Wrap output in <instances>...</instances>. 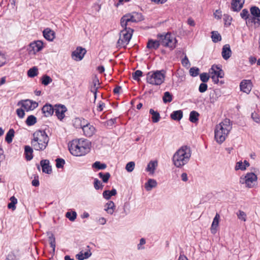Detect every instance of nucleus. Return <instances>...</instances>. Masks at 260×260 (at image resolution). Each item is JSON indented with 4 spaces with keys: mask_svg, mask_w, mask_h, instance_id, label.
<instances>
[{
    "mask_svg": "<svg viewBox=\"0 0 260 260\" xmlns=\"http://www.w3.org/2000/svg\"><path fill=\"white\" fill-rule=\"evenodd\" d=\"M90 143L87 140H75L69 145V150L72 155L80 156L88 153L90 150Z\"/></svg>",
    "mask_w": 260,
    "mask_h": 260,
    "instance_id": "1",
    "label": "nucleus"
},
{
    "mask_svg": "<svg viewBox=\"0 0 260 260\" xmlns=\"http://www.w3.org/2000/svg\"><path fill=\"white\" fill-rule=\"evenodd\" d=\"M191 157V150L187 146H183L180 148L173 155V163L178 168H181L187 164Z\"/></svg>",
    "mask_w": 260,
    "mask_h": 260,
    "instance_id": "2",
    "label": "nucleus"
},
{
    "mask_svg": "<svg viewBox=\"0 0 260 260\" xmlns=\"http://www.w3.org/2000/svg\"><path fill=\"white\" fill-rule=\"evenodd\" d=\"M49 138L44 130H37L32 134V147L37 151H43L48 144Z\"/></svg>",
    "mask_w": 260,
    "mask_h": 260,
    "instance_id": "3",
    "label": "nucleus"
},
{
    "mask_svg": "<svg viewBox=\"0 0 260 260\" xmlns=\"http://www.w3.org/2000/svg\"><path fill=\"white\" fill-rule=\"evenodd\" d=\"M232 128L230 120L225 118L216 126L214 131V138L219 144L222 143Z\"/></svg>",
    "mask_w": 260,
    "mask_h": 260,
    "instance_id": "4",
    "label": "nucleus"
},
{
    "mask_svg": "<svg viewBox=\"0 0 260 260\" xmlns=\"http://www.w3.org/2000/svg\"><path fill=\"white\" fill-rule=\"evenodd\" d=\"M166 71L164 70L150 71L146 74L147 82L152 85H160L164 82Z\"/></svg>",
    "mask_w": 260,
    "mask_h": 260,
    "instance_id": "5",
    "label": "nucleus"
},
{
    "mask_svg": "<svg viewBox=\"0 0 260 260\" xmlns=\"http://www.w3.org/2000/svg\"><path fill=\"white\" fill-rule=\"evenodd\" d=\"M157 38L159 40L160 45L169 48L171 50L175 48L177 41L171 33L159 34L157 35Z\"/></svg>",
    "mask_w": 260,
    "mask_h": 260,
    "instance_id": "6",
    "label": "nucleus"
},
{
    "mask_svg": "<svg viewBox=\"0 0 260 260\" xmlns=\"http://www.w3.org/2000/svg\"><path fill=\"white\" fill-rule=\"evenodd\" d=\"M123 28L119 33V38L117 42V47L125 48L132 38L134 29L131 28Z\"/></svg>",
    "mask_w": 260,
    "mask_h": 260,
    "instance_id": "7",
    "label": "nucleus"
},
{
    "mask_svg": "<svg viewBox=\"0 0 260 260\" xmlns=\"http://www.w3.org/2000/svg\"><path fill=\"white\" fill-rule=\"evenodd\" d=\"M257 180V175L254 173L250 172L247 173L244 177H241L239 182L242 184H245L246 187L251 188L254 186Z\"/></svg>",
    "mask_w": 260,
    "mask_h": 260,
    "instance_id": "8",
    "label": "nucleus"
},
{
    "mask_svg": "<svg viewBox=\"0 0 260 260\" xmlns=\"http://www.w3.org/2000/svg\"><path fill=\"white\" fill-rule=\"evenodd\" d=\"M43 47V43L41 41H34L29 44L27 50L29 54H35L41 51Z\"/></svg>",
    "mask_w": 260,
    "mask_h": 260,
    "instance_id": "9",
    "label": "nucleus"
},
{
    "mask_svg": "<svg viewBox=\"0 0 260 260\" xmlns=\"http://www.w3.org/2000/svg\"><path fill=\"white\" fill-rule=\"evenodd\" d=\"M21 105L26 111H32L38 106V103L30 100H22L18 102V105Z\"/></svg>",
    "mask_w": 260,
    "mask_h": 260,
    "instance_id": "10",
    "label": "nucleus"
},
{
    "mask_svg": "<svg viewBox=\"0 0 260 260\" xmlns=\"http://www.w3.org/2000/svg\"><path fill=\"white\" fill-rule=\"evenodd\" d=\"M86 52V50L85 48L81 47H78L76 49L72 52V57L75 60H81L83 58Z\"/></svg>",
    "mask_w": 260,
    "mask_h": 260,
    "instance_id": "11",
    "label": "nucleus"
},
{
    "mask_svg": "<svg viewBox=\"0 0 260 260\" xmlns=\"http://www.w3.org/2000/svg\"><path fill=\"white\" fill-rule=\"evenodd\" d=\"M67 111V109L65 106L62 105H55L54 106V111L56 116L57 118L61 120L64 116V113Z\"/></svg>",
    "mask_w": 260,
    "mask_h": 260,
    "instance_id": "12",
    "label": "nucleus"
},
{
    "mask_svg": "<svg viewBox=\"0 0 260 260\" xmlns=\"http://www.w3.org/2000/svg\"><path fill=\"white\" fill-rule=\"evenodd\" d=\"M240 90L246 93H249L252 89V82L250 80H243L240 84Z\"/></svg>",
    "mask_w": 260,
    "mask_h": 260,
    "instance_id": "13",
    "label": "nucleus"
},
{
    "mask_svg": "<svg viewBox=\"0 0 260 260\" xmlns=\"http://www.w3.org/2000/svg\"><path fill=\"white\" fill-rule=\"evenodd\" d=\"M209 73L211 76L212 75H215L220 78H223L224 76V73L222 69L218 66L216 64H213L212 66Z\"/></svg>",
    "mask_w": 260,
    "mask_h": 260,
    "instance_id": "14",
    "label": "nucleus"
},
{
    "mask_svg": "<svg viewBox=\"0 0 260 260\" xmlns=\"http://www.w3.org/2000/svg\"><path fill=\"white\" fill-rule=\"evenodd\" d=\"M82 130L85 136L90 137L94 134L95 128L93 125L87 122L85 125H83Z\"/></svg>",
    "mask_w": 260,
    "mask_h": 260,
    "instance_id": "15",
    "label": "nucleus"
},
{
    "mask_svg": "<svg viewBox=\"0 0 260 260\" xmlns=\"http://www.w3.org/2000/svg\"><path fill=\"white\" fill-rule=\"evenodd\" d=\"M245 0H232L231 9L233 11H239L243 7Z\"/></svg>",
    "mask_w": 260,
    "mask_h": 260,
    "instance_id": "16",
    "label": "nucleus"
},
{
    "mask_svg": "<svg viewBox=\"0 0 260 260\" xmlns=\"http://www.w3.org/2000/svg\"><path fill=\"white\" fill-rule=\"evenodd\" d=\"M42 111L45 117H49L53 115L54 107L50 104H46L42 108Z\"/></svg>",
    "mask_w": 260,
    "mask_h": 260,
    "instance_id": "17",
    "label": "nucleus"
},
{
    "mask_svg": "<svg viewBox=\"0 0 260 260\" xmlns=\"http://www.w3.org/2000/svg\"><path fill=\"white\" fill-rule=\"evenodd\" d=\"M129 15L132 22L137 23L144 19L143 15L138 12H134L131 13H127Z\"/></svg>",
    "mask_w": 260,
    "mask_h": 260,
    "instance_id": "18",
    "label": "nucleus"
},
{
    "mask_svg": "<svg viewBox=\"0 0 260 260\" xmlns=\"http://www.w3.org/2000/svg\"><path fill=\"white\" fill-rule=\"evenodd\" d=\"M221 55L224 60H228L231 56L232 51L229 44H225L223 46Z\"/></svg>",
    "mask_w": 260,
    "mask_h": 260,
    "instance_id": "19",
    "label": "nucleus"
},
{
    "mask_svg": "<svg viewBox=\"0 0 260 260\" xmlns=\"http://www.w3.org/2000/svg\"><path fill=\"white\" fill-rule=\"evenodd\" d=\"M49 160L48 159H43L40 161L43 172L48 174L52 172L51 167L49 165Z\"/></svg>",
    "mask_w": 260,
    "mask_h": 260,
    "instance_id": "20",
    "label": "nucleus"
},
{
    "mask_svg": "<svg viewBox=\"0 0 260 260\" xmlns=\"http://www.w3.org/2000/svg\"><path fill=\"white\" fill-rule=\"evenodd\" d=\"M86 251L83 252V251L80 252L76 255V258L78 260H84V259L88 258L91 255V252L90 251V248L89 246H86Z\"/></svg>",
    "mask_w": 260,
    "mask_h": 260,
    "instance_id": "21",
    "label": "nucleus"
},
{
    "mask_svg": "<svg viewBox=\"0 0 260 260\" xmlns=\"http://www.w3.org/2000/svg\"><path fill=\"white\" fill-rule=\"evenodd\" d=\"M160 45L159 40L149 39L147 43V48L150 50H157Z\"/></svg>",
    "mask_w": 260,
    "mask_h": 260,
    "instance_id": "22",
    "label": "nucleus"
},
{
    "mask_svg": "<svg viewBox=\"0 0 260 260\" xmlns=\"http://www.w3.org/2000/svg\"><path fill=\"white\" fill-rule=\"evenodd\" d=\"M132 22L129 15L127 13L120 19V25L122 28H128L127 25H130Z\"/></svg>",
    "mask_w": 260,
    "mask_h": 260,
    "instance_id": "23",
    "label": "nucleus"
},
{
    "mask_svg": "<svg viewBox=\"0 0 260 260\" xmlns=\"http://www.w3.org/2000/svg\"><path fill=\"white\" fill-rule=\"evenodd\" d=\"M44 38L48 41H52L54 39V31L49 28L45 29L43 32Z\"/></svg>",
    "mask_w": 260,
    "mask_h": 260,
    "instance_id": "24",
    "label": "nucleus"
},
{
    "mask_svg": "<svg viewBox=\"0 0 260 260\" xmlns=\"http://www.w3.org/2000/svg\"><path fill=\"white\" fill-rule=\"evenodd\" d=\"M219 218H220V216H219V214L216 213V214L215 215V216L214 217V218L213 219V222H212V225H211V226L210 228L211 232V233H212L213 234H215L216 232V231H217L216 228L218 226V224H219Z\"/></svg>",
    "mask_w": 260,
    "mask_h": 260,
    "instance_id": "25",
    "label": "nucleus"
},
{
    "mask_svg": "<svg viewBox=\"0 0 260 260\" xmlns=\"http://www.w3.org/2000/svg\"><path fill=\"white\" fill-rule=\"evenodd\" d=\"M87 121L84 118H76L75 119L73 123L74 126L76 128H83V125H85Z\"/></svg>",
    "mask_w": 260,
    "mask_h": 260,
    "instance_id": "26",
    "label": "nucleus"
},
{
    "mask_svg": "<svg viewBox=\"0 0 260 260\" xmlns=\"http://www.w3.org/2000/svg\"><path fill=\"white\" fill-rule=\"evenodd\" d=\"M33 148L29 146H25L24 147V154L25 155V158L27 160H30L33 158Z\"/></svg>",
    "mask_w": 260,
    "mask_h": 260,
    "instance_id": "27",
    "label": "nucleus"
},
{
    "mask_svg": "<svg viewBox=\"0 0 260 260\" xmlns=\"http://www.w3.org/2000/svg\"><path fill=\"white\" fill-rule=\"evenodd\" d=\"M149 114L152 115V121L153 123L158 122L160 119L159 113L157 111H154L153 109L149 110Z\"/></svg>",
    "mask_w": 260,
    "mask_h": 260,
    "instance_id": "28",
    "label": "nucleus"
},
{
    "mask_svg": "<svg viewBox=\"0 0 260 260\" xmlns=\"http://www.w3.org/2000/svg\"><path fill=\"white\" fill-rule=\"evenodd\" d=\"M157 185V182L153 179H149L148 181L145 184V187L146 190L150 191L152 188L155 187Z\"/></svg>",
    "mask_w": 260,
    "mask_h": 260,
    "instance_id": "29",
    "label": "nucleus"
},
{
    "mask_svg": "<svg viewBox=\"0 0 260 260\" xmlns=\"http://www.w3.org/2000/svg\"><path fill=\"white\" fill-rule=\"evenodd\" d=\"M99 84H100V83H99V79L96 77H95L93 79L92 82V84L91 85V86L90 87V91L91 92H95V93L96 92H97L98 89L99 88V87L97 86V85H99Z\"/></svg>",
    "mask_w": 260,
    "mask_h": 260,
    "instance_id": "30",
    "label": "nucleus"
},
{
    "mask_svg": "<svg viewBox=\"0 0 260 260\" xmlns=\"http://www.w3.org/2000/svg\"><path fill=\"white\" fill-rule=\"evenodd\" d=\"M183 117V112L181 110L173 111L171 114V118L174 120L179 121Z\"/></svg>",
    "mask_w": 260,
    "mask_h": 260,
    "instance_id": "31",
    "label": "nucleus"
},
{
    "mask_svg": "<svg viewBox=\"0 0 260 260\" xmlns=\"http://www.w3.org/2000/svg\"><path fill=\"white\" fill-rule=\"evenodd\" d=\"M105 210L110 214H112L115 207L114 203L113 201H109L105 205Z\"/></svg>",
    "mask_w": 260,
    "mask_h": 260,
    "instance_id": "32",
    "label": "nucleus"
},
{
    "mask_svg": "<svg viewBox=\"0 0 260 260\" xmlns=\"http://www.w3.org/2000/svg\"><path fill=\"white\" fill-rule=\"evenodd\" d=\"M116 193V190L115 188H113L111 190H105L103 193V196L105 199L109 200L112 196H115Z\"/></svg>",
    "mask_w": 260,
    "mask_h": 260,
    "instance_id": "33",
    "label": "nucleus"
},
{
    "mask_svg": "<svg viewBox=\"0 0 260 260\" xmlns=\"http://www.w3.org/2000/svg\"><path fill=\"white\" fill-rule=\"evenodd\" d=\"M157 166V161H150L146 168V171L147 172H149L151 173H153L154 170L156 169V167Z\"/></svg>",
    "mask_w": 260,
    "mask_h": 260,
    "instance_id": "34",
    "label": "nucleus"
},
{
    "mask_svg": "<svg viewBox=\"0 0 260 260\" xmlns=\"http://www.w3.org/2000/svg\"><path fill=\"white\" fill-rule=\"evenodd\" d=\"M199 114L195 111L190 112L189 120L192 123H196L199 120Z\"/></svg>",
    "mask_w": 260,
    "mask_h": 260,
    "instance_id": "35",
    "label": "nucleus"
},
{
    "mask_svg": "<svg viewBox=\"0 0 260 260\" xmlns=\"http://www.w3.org/2000/svg\"><path fill=\"white\" fill-rule=\"evenodd\" d=\"M14 134L15 131L13 128H11L9 130L5 137V141L8 143H10L12 142L13 138L14 136Z\"/></svg>",
    "mask_w": 260,
    "mask_h": 260,
    "instance_id": "36",
    "label": "nucleus"
},
{
    "mask_svg": "<svg viewBox=\"0 0 260 260\" xmlns=\"http://www.w3.org/2000/svg\"><path fill=\"white\" fill-rule=\"evenodd\" d=\"M11 201L8 205V208L12 209L13 211L16 209V204L17 203V199L14 196L11 197L10 199Z\"/></svg>",
    "mask_w": 260,
    "mask_h": 260,
    "instance_id": "37",
    "label": "nucleus"
},
{
    "mask_svg": "<svg viewBox=\"0 0 260 260\" xmlns=\"http://www.w3.org/2000/svg\"><path fill=\"white\" fill-rule=\"evenodd\" d=\"M37 121L36 117L32 115H31L28 116L25 121V123L28 126H31L36 123Z\"/></svg>",
    "mask_w": 260,
    "mask_h": 260,
    "instance_id": "38",
    "label": "nucleus"
},
{
    "mask_svg": "<svg viewBox=\"0 0 260 260\" xmlns=\"http://www.w3.org/2000/svg\"><path fill=\"white\" fill-rule=\"evenodd\" d=\"M98 176L102 179L104 183H107L111 176L109 172L105 173L100 172L99 173Z\"/></svg>",
    "mask_w": 260,
    "mask_h": 260,
    "instance_id": "39",
    "label": "nucleus"
},
{
    "mask_svg": "<svg viewBox=\"0 0 260 260\" xmlns=\"http://www.w3.org/2000/svg\"><path fill=\"white\" fill-rule=\"evenodd\" d=\"M92 167L98 170H104L106 168L107 165L104 163H101L100 161H96L92 164Z\"/></svg>",
    "mask_w": 260,
    "mask_h": 260,
    "instance_id": "40",
    "label": "nucleus"
},
{
    "mask_svg": "<svg viewBox=\"0 0 260 260\" xmlns=\"http://www.w3.org/2000/svg\"><path fill=\"white\" fill-rule=\"evenodd\" d=\"M211 38L214 43H217L221 40L220 35L216 31H212Z\"/></svg>",
    "mask_w": 260,
    "mask_h": 260,
    "instance_id": "41",
    "label": "nucleus"
},
{
    "mask_svg": "<svg viewBox=\"0 0 260 260\" xmlns=\"http://www.w3.org/2000/svg\"><path fill=\"white\" fill-rule=\"evenodd\" d=\"M250 11L252 16L260 17V9L258 7L253 6L251 7Z\"/></svg>",
    "mask_w": 260,
    "mask_h": 260,
    "instance_id": "42",
    "label": "nucleus"
},
{
    "mask_svg": "<svg viewBox=\"0 0 260 260\" xmlns=\"http://www.w3.org/2000/svg\"><path fill=\"white\" fill-rule=\"evenodd\" d=\"M172 98V95L169 91H166L164 93L162 100L165 103H170L173 100Z\"/></svg>",
    "mask_w": 260,
    "mask_h": 260,
    "instance_id": "43",
    "label": "nucleus"
},
{
    "mask_svg": "<svg viewBox=\"0 0 260 260\" xmlns=\"http://www.w3.org/2000/svg\"><path fill=\"white\" fill-rule=\"evenodd\" d=\"M38 74V70L36 67H34L32 68H30L27 71V75L29 77H34L36 76Z\"/></svg>",
    "mask_w": 260,
    "mask_h": 260,
    "instance_id": "44",
    "label": "nucleus"
},
{
    "mask_svg": "<svg viewBox=\"0 0 260 260\" xmlns=\"http://www.w3.org/2000/svg\"><path fill=\"white\" fill-rule=\"evenodd\" d=\"M52 81L51 78L47 75H45L42 77V84L45 86L48 85Z\"/></svg>",
    "mask_w": 260,
    "mask_h": 260,
    "instance_id": "45",
    "label": "nucleus"
},
{
    "mask_svg": "<svg viewBox=\"0 0 260 260\" xmlns=\"http://www.w3.org/2000/svg\"><path fill=\"white\" fill-rule=\"evenodd\" d=\"M48 238L50 247L52 248L53 251H54L55 249V238L53 234H51Z\"/></svg>",
    "mask_w": 260,
    "mask_h": 260,
    "instance_id": "46",
    "label": "nucleus"
},
{
    "mask_svg": "<svg viewBox=\"0 0 260 260\" xmlns=\"http://www.w3.org/2000/svg\"><path fill=\"white\" fill-rule=\"evenodd\" d=\"M142 76L143 72L140 70H137L132 74L133 79L137 81H139L140 80V77Z\"/></svg>",
    "mask_w": 260,
    "mask_h": 260,
    "instance_id": "47",
    "label": "nucleus"
},
{
    "mask_svg": "<svg viewBox=\"0 0 260 260\" xmlns=\"http://www.w3.org/2000/svg\"><path fill=\"white\" fill-rule=\"evenodd\" d=\"M93 185L96 190L102 189L104 187L102 183L97 178L94 179Z\"/></svg>",
    "mask_w": 260,
    "mask_h": 260,
    "instance_id": "48",
    "label": "nucleus"
},
{
    "mask_svg": "<svg viewBox=\"0 0 260 260\" xmlns=\"http://www.w3.org/2000/svg\"><path fill=\"white\" fill-rule=\"evenodd\" d=\"M66 216L70 221H73L77 217V213L75 211H73L72 212H67L66 213Z\"/></svg>",
    "mask_w": 260,
    "mask_h": 260,
    "instance_id": "49",
    "label": "nucleus"
},
{
    "mask_svg": "<svg viewBox=\"0 0 260 260\" xmlns=\"http://www.w3.org/2000/svg\"><path fill=\"white\" fill-rule=\"evenodd\" d=\"M117 118L109 119L105 122V125L109 128H111L113 127L115 123H117Z\"/></svg>",
    "mask_w": 260,
    "mask_h": 260,
    "instance_id": "50",
    "label": "nucleus"
},
{
    "mask_svg": "<svg viewBox=\"0 0 260 260\" xmlns=\"http://www.w3.org/2000/svg\"><path fill=\"white\" fill-rule=\"evenodd\" d=\"M200 70L197 67H192L189 70L190 75L192 77H196L199 74Z\"/></svg>",
    "mask_w": 260,
    "mask_h": 260,
    "instance_id": "51",
    "label": "nucleus"
},
{
    "mask_svg": "<svg viewBox=\"0 0 260 260\" xmlns=\"http://www.w3.org/2000/svg\"><path fill=\"white\" fill-rule=\"evenodd\" d=\"M56 167L57 168H62L65 164V160L61 158H57L56 159Z\"/></svg>",
    "mask_w": 260,
    "mask_h": 260,
    "instance_id": "52",
    "label": "nucleus"
},
{
    "mask_svg": "<svg viewBox=\"0 0 260 260\" xmlns=\"http://www.w3.org/2000/svg\"><path fill=\"white\" fill-rule=\"evenodd\" d=\"M7 58L5 54L0 51V67L4 66L7 63Z\"/></svg>",
    "mask_w": 260,
    "mask_h": 260,
    "instance_id": "53",
    "label": "nucleus"
},
{
    "mask_svg": "<svg viewBox=\"0 0 260 260\" xmlns=\"http://www.w3.org/2000/svg\"><path fill=\"white\" fill-rule=\"evenodd\" d=\"M135 162L130 161L126 164L125 169L128 172H132L135 168Z\"/></svg>",
    "mask_w": 260,
    "mask_h": 260,
    "instance_id": "54",
    "label": "nucleus"
},
{
    "mask_svg": "<svg viewBox=\"0 0 260 260\" xmlns=\"http://www.w3.org/2000/svg\"><path fill=\"white\" fill-rule=\"evenodd\" d=\"M200 79L203 83L207 82L209 79V76L206 73L200 74Z\"/></svg>",
    "mask_w": 260,
    "mask_h": 260,
    "instance_id": "55",
    "label": "nucleus"
},
{
    "mask_svg": "<svg viewBox=\"0 0 260 260\" xmlns=\"http://www.w3.org/2000/svg\"><path fill=\"white\" fill-rule=\"evenodd\" d=\"M236 171L241 170L242 171L245 170V167H244L242 161H238L236 163V165L235 167Z\"/></svg>",
    "mask_w": 260,
    "mask_h": 260,
    "instance_id": "56",
    "label": "nucleus"
},
{
    "mask_svg": "<svg viewBox=\"0 0 260 260\" xmlns=\"http://www.w3.org/2000/svg\"><path fill=\"white\" fill-rule=\"evenodd\" d=\"M237 215L239 219L244 221H246V214L244 211L240 210Z\"/></svg>",
    "mask_w": 260,
    "mask_h": 260,
    "instance_id": "57",
    "label": "nucleus"
},
{
    "mask_svg": "<svg viewBox=\"0 0 260 260\" xmlns=\"http://www.w3.org/2000/svg\"><path fill=\"white\" fill-rule=\"evenodd\" d=\"M240 16L242 17V18L245 20L247 19L248 16H249L248 11L246 9L242 10V12L240 13Z\"/></svg>",
    "mask_w": 260,
    "mask_h": 260,
    "instance_id": "58",
    "label": "nucleus"
},
{
    "mask_svg": "<svg viewBox=\"0 0 260 260\" xmlns=\"http://www.w3.org/2000/svg\"><path fill=\"white\" fill-rule=\"evenodd\" d=\"M256 20V17L253 16H249L248 18L246 19V23L248 24H255Z\"/></svg>",
    "mask_w": 260,
    "mask_h": 260,
    "instance_id": "59",
    "label": "nucleus"
},
{
    "mask_svg": "<svg viewBox=\"0 0 260 260\" xmlns=\"http://www.w3.org/2000/svg\"><path fill=\"white\" fill-rule=\"evenodd\" d=\"M251 117L255 122L260 123V114L257 113H252Z\"/></svg>",
    "mask_w": 260,
    "mask_h": 260,
    "instance_id": "60",
    "label": "nucleus"
},
{
    "mask_svg": "<svg viewBox=\"0 0 260 260\" xmlns=\"http://www.w3.org/2000/svg\"><path fill=\"white\" fill-rule=\"evenodd\" d=\"M207 84H206L205 83H202L199 86V90L200 92L203 93L207 90Z\"/></svg>",
    "mask_w": 260,
    "mask_h": 260,
    "instance_id": "61",
    "label": "nucleus"
},
{
    "mask_svg": "<svg viewBox=\"0 0 260 260\" xmlns=\"http://www.w3.org/2000/svg\"><path fill=\"white\" fill-rule=\"evenodd\" d=\"M16 113L18 116L20 118H23L25 115L24 111L21 108L17 109L16 110Z\"/></svg>",
    "mask_w": 260,
    "mask_h": 260,
    "instance_id": "62",
    "label": "nucleus"
},
{
    "mask_svg": "<svg viewBox=\"0 0 260 260\" xmlns=\"http://www.w3.org/2000/svg\"><path fill=\"white\" fill-rule=\"evenodd\" d=\"M214 16L215 18L218 19H220L221 18V11L219 10H217L214 13Z\"/></svg>",
    "mask_w": 260,
    "mask_h": 260,
    "instance_id": "63",
    "label": "nucleus"
},
{
    "mask_svg": "<svg viewBox=\"0 0 260 260\" xmlns=\"http://www.w3.org/2000/svg\"><path fill=\"white\" fill-rule=\"evenodd\" d=\"M105 103H104L103 102H102V101H100L99 103V105L97 107V110L99 111V112H101L103 110V109L105 107Z\"/></svg>",
    "mask_w": 260,
    "mask_h": 260,
    "instance_id": "64",
    "label": "nucleus"
}]
</instances>
